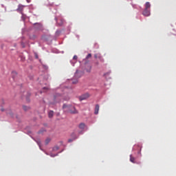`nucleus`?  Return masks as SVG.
<instances>
[{
	"instance_id": "obj_9",
	"label": "nucleus",
	"mask_w": 176,
	"mask_h": 176,
	"mask_svg": "<svg viewBox=\"0 0 176 176\" xmlns=\"http://www.w3.org/2000/svg\"><path fill=\"white\" fill-rule=\"evenodd\" d=\"M130 162L131 163H135V157H133V155H130Z\"/></svg>"
},
{
	"instance_id": "obj_25",
	"label": "nucleus",
	"mask_w": 176,
	"mask_h": 176,
	"mask_svg": "<svg viewBox=\"0 0 176 176\" xmlns=\"http://www.w3.org/2000/svg\"><path fill=\"white\" fill-rule=\"evenodd\" d=\"M2 112H3V109H1Z\"/></svg>"
},
{
	"instance_id": "obj_21",
	"label": "nucleus",
	"mask_w": 176,
	"mask_h": 176,
	"mask_svg": "<svg viewBox=\"0 0 176 176\" xmlns=\"http://www.w3.org/2000/svg\"><path fill=\"white\" fill-rule=\"evenodd\" d=\"M72 139H69V140H68V142H72Z\"/></svg>"
},
{
	"instance_id": "obj_3",
	"label": "nucleus",
	"mask_w": 176,
	"mask_h": 176,
	"mask_svg": "<svg viewBox=\"0 0 176 176\" xmlns=\"http://www.w3.org/2000/svg\"><path fill=\"white\" fill-rule=\"evenodd\" d=\"M98 111H100V105L96 104L95 111H94L95 115H98Z\"/></svg>"
},
{
	"instance_id": "obj_11",
	"label": "nucleus",
	"mask_w": 176,
	"mask_h": 176,
	"mask_svg": "<svg viewBox=\"0 0 176 176\" xmlns=\"http://www.w3.org/2000/svg\"><path fill=\"white\" fill-rule=\"evenodd\" d=\"M94 57L96 58H101V56H100L98 54H94Z\"/></svg>"
},
{
	"instance_id": "obj_28",
	"label": "nucleus",
	"mask_w": 176,
	"mask_h": 176,
	"mask_svg": "<svg viewBox=\"0 0 176 176\" xmlns=\"http://www.w3.org/2000/svg\"><path fill=\"white\" fill-rule=\"evenodd\" d=\"M76 138H74V140H76Z\"/></svg>"
},
{
	"instance_id": "obj_14",
	"label": "nucleus",
	"mask_w": 176,
	"mask_h": 176,
	"mask_svg": "<svg viewBox=\"0 0 176 176\" xmlns=\"http://www.w3.org/2000/svg\"><path fill=\"white\" fill-rule=\"evenodd\" d=\"M58 149H60V148L57 146L53 148V151H58Z\"/></svg>"
},
{
	"instance_id": "obj_19",
	"label": "nucleus",
	"mask_w": 176,
	"mask_h": 176,
	"mask_svg": "<svg viewBox=\"0 0 176 176\" xmlns=\"http://www.w3.org/2000/svg\"><path fill=\"white\" fill-rule=\"evenodd\" d=\"M50 156H51V157H54L57 156V155L51 154Z\"/></svg>"
},
{
	"instance_id": "obj_13",
	"label": "nucleus",
	"mask_w": 176,
	"mask_h": 176,
	"mask_svg": "<svg viewBox=\"0 0 176 176\" xmlns=\"http://www.w3.org/2000/svg\"><path fill=\"white\" fill-rule=\"evenodd\" d=\"M49 142H50V138H47L45 140V145H47V144H49Z\"/></svg>"
},
{
	"instance_id": "obj_27",
	"label": "nucleus",
	"mask_w": 176,
	"mask_h": 176,
	"mask_svg": "<svg viewBox=\"0 0 176 176\" xmlns=\"http://www.w3.org/2000/svg\"><path fill=\"white\" fill-rule=\"evenodd\" d=\"M12 74H16V72H12Z\"/></svg>"
},
{
	"instance_id": "obj_16",
	"label": "nucleus",
	"mask_w": 176,
	"mask_h": 176,
	"mask_svg": "<svg viewBox=\"0 0 176 176\" xmlns=\"http://www.w3.org/2000/svg\"><path fill=\"white\" fill-rule=\"evenodd\" d=\"M73 60H78V56L74 55L73 57Z\"/></svg>"
},
{
	"instance_id": "obj_17",
	"label": "nucleus",
	"mask_w": 176,
	"mask_h": 176,
	"mask_svg": "<svg viewBox=\"0 0 176 176\" xmlns=\"http://www.w3.org/2000/svg\"><path fill=\"white\" fill-rule=\"evenodd\" d=\"M63 109H65V108H68V106L67 104H63Z\"/></svg>"
},
{
	"instance_id": "obj_23",
	"label": "nucleus",
	"mask_w": 176,
	"mask_h": 176,
	"mask_svg": "<svg viewBox=\"0 0 176 176\" xmlns=\"http://www.w3.org/2000/svg\"><path fill=\"white\" fill-rule=\"evenodd\" d=\"M43 90H47V87H44Z\"/></svg>"
},
{
	"instance_id": "obj_7",
	"label": "nucleus",
	"mask_w": 176,
	"mask_h": 176,
	"mask_svg": "<svg viewBox=\"0 0 176 176\" xmlns=\"http://www.w3.org/2000/svg\"><path fill=\"white\" fill-rule=\"evenodd\" d=\"M145 9L149 10L151 9V3L149 2H146L145 3Z\"/></svg>"
},
{
	"instance_id": "obj_8",
	"label": "nucleus",
	"mask_w": 176,
	"mask_h": 176,
	"mask_svg": "<svg viewBox=\"0 0 176 176\" xmlns=\"http://www.w3.org/2000/svg\"><path fill=\"white\" fill-rule=\"evenodd\" d=\"M85 126L86 125L85 124V123H80L79 124V129H80L81 130H84Z\"/></svg>"
},
{
	"instance_id": "obj_22",
	"label": "nucleus",
	"mask_w": 176,
	"mask_h": 176,
	"mask_svg": "<svg viewBox=\"0 0 176 176\" xmlns=\"http://www.w3.org/2000/svg\"><path fill=\"white\" fill-rule=\"evenodd\" d=\"M91 71V67H90L89 70H87V72H90Z\"/></svg>"
},
{
	"instance_id": "obj_18",
	"label": "nucleus",
	"mask_w": 176,
	"mask_h": 176,
	"mask_svg": "<svg viewBox=\"0 0 176 176\" xmlns=\"http://www.w3.org/2000/svg\"><path fill=\"white\" fill-rule=\"evenodd\" d=\"M77 82H78V80H76L72 82L73 85H76Z\"/></svg>"
},
{
	"instance_id": "obj_5",
	"label": "nucleus",
	"mask_w": 176,
	"mask_h": 176,
	"mask_svg": "<svg viewBox=\"0 0 176 176\" xmlns=\"http://www.w3.org/2000/svg\"><path fill=\"white\" fill-rule=\"evenodd\" d=\"M73 110L71 109L69 110L70 113H73V114H76L78 113V110H76V109H75V107H72Z\"/></svg>"
},
{
	"instance_id": "obj_29",
	"label": "nucleus",
	"mask_w": 176,
	"mask_h": 176,
	"mask_svg": "<svg viewBox=\"0 0 176 176\" xmlns=\"http://www.w3.org/2000/svg\"><path fill=\"white\" fill-rule=\"evenodd\" d=\"M102 61H104V59H102Z\"/></svg>"
},
{
	"instance_id": "obj_2",
	"label": "nucleus",
	"mask_w": 176,
	"mask_h": 176,
	"mask_svg": "<svg viewBox=\"0 0 176 176\" xmlns=\"http://www.w3.org/2000/svg\"><path fill=\"white\" fill-rule=\"evenodd\" d=\"M142 14H143V16H145L146 17L151 16V10H148V9L145 8L144 10L143 11Z\"/></svg>"
},
{
	"instance_id": "obj_4",
	"label": "nucleus",
	"mask_w": 176,
	"mask_h": 176,
	"mask_svg": "<svg viewBox=\"0 0 176 176\" xmlns=\"http://www.w3.org/2000/svg\"><path fill=\"white\" fill-rule=\"evenodd\" d=\"M35 27H36V30H42V28H43V27L42 26V24H41V23L36 24Z\"/></svg>"
},
{
	"instance_id": "obj_24",
	"label": "nucleus",
	"mask_w": 176,
	"mask_h": 176,
	"mask_svg": "<svg viewBox=\"0 0 176 176\" xmlns=\"http://www.w3.org/2000/svg\"><path fill=\"white\" fill-rule=\"evenodd\" d=\"M38 145L41 146V143H40V142H38Z\"/></svg>"
},
{
	"instance_id": "obj_1",
	"label": "nucleus",
	"mask_w": 176,
	"mask_h": 176,
	"mask_svg": "<svg viewBox=\"0 0 176 176\" xmlns=\"http://www.w3.org/2000/svg\"><path fill=\"white\" fill-rule=\"evenodd\" d=\"M90 97V95L89 94H85L82 95L81 96L79 97L80 101H83V100H87Z\"/></svg>"
},
{
	"instance_id": "obj_20",
	"label": "nucleus",
	"mask_w": 176,
	"mask_h": 176,
	"mask_svg": "<svg viewBox=\"0 0 176 176\" xmlns=\"http://www.w3.org/2000/svg\"><path fill=\"white\" fill-rule=\"evenodd\" d=\"M78 74H79V72L76 71L75 73V76H77Z\"/></svg>"
},
{
	"instance_id": "obj_12",
	"label": "nucleus",
	"mask_w": 176,
	"mask_h": 176,
	"mask_svg": "<svg viewBox=\"0 0 176 176\" xmlns=\"http://www.w3.org/2000/svg\"><path fill=\"white\" fill-rule=\"evenodd\" d=\"M23 109L25 111H28L30 109V107L27 106H23Z\"/></svg>"
},
{
	"instance_id": "obj_15",
	"label": "nucleus",
	"mask_w": 176,
	"mask_h": 176,
	"mask_svg": "<svg viewBox=\"0 0 176 176\" xmlns=\"http://www.w3.org/2000/svg\"><path fill=\"white\" fill-rule=\"evenodd\" d=\"M86 58H91V54H89L87 56Z\"/></svg>"
},
{
	"instance_id": "obj_10",
	"label": "nucleus",
	"mask_w": 176,
	"mask_h": 176,
	"mask_svg": "<svg viewBox=\"0 0 176 176\" xmlns=\"http://www.w3.org/2000/svg\"><path fill=\"white\" fill-rule=\"evenodd\" d=\"M56 23H58L59 25H63L64 24V21L63 19H60V23H58V20H57V18H56Z\"/></svg>"
},
{
	"instance_id": "obj_26",
	"label": "nucleus",
	"mask_w": 176,
	"mask_h": 176,
	"mask_svg": "<svg viewBox=\"0 0 176 176\" xmlns=\"http://www.w3.org/2000/svg\"><path fill=\"white\" fill-rule=\"evenodd\" d=\"M96 65H98V63H96Z\"/></svg>"
},
{
	"instance_id": "obj_6",
	"label": "nucleus",
	"mask_w": 176,
	"mask_h": 176,
	"mask_svg": "<svg viewBox=\"0 0 176 176\" xmlns=\"http://www.w3.org/2000/svg\"><path fill=\"white\" fill-rule=\"evenodd\" d=\"M54 115V111H50L48 112V118H53Z\"/></svg>"
}]
</instances>
